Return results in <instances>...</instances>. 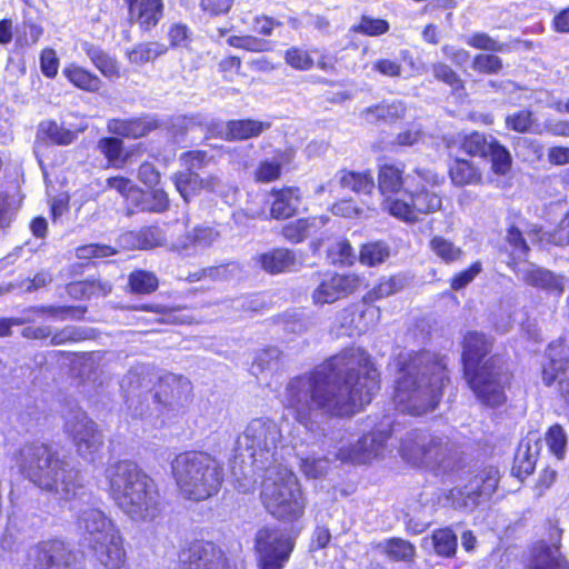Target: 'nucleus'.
I'll list each match as a JSON object with an SVG mask.
<instances>
[{
  "label": "nucleus",
  "instance_id": "1",
  "mask_svg": "<svg viewBox=\"0 0 569 569\" xmlns=\"http://www.w3.org/2000/svg\"><path fill=\"white\" fill-rule=\"evenodd\" d=\"M380 387L379 372L361 348H349L328 359L309 376L288 383L282 402L300 423L313 409L349 416L370 403Z\"/></svg>",
  "mask_w": 569,
  "mask_h": 569
},
{
  "label": "nucleus",
  "instance_id": "2",
  "mask_svg": "<svg viewBox=\"0 0 569 569\" xmlns=\"http://www.w3.org/2000/svg\"><path fill=\"white\" fill-rule=\"evenodd\" d=\"M398 376L392 400L402 412L420 416L433 410L442 397L446 363L429 352H403L397 358Z\"/></svg>",
  "mask_w": 569,
  "mask_h": 569
},
{
  "label": "nucleus",
  "instance_id": "3",
  "mask_svg": "<svg viewBox=\"0 0 569 569\" xmlns=\"http://www.w3.org/2000/svg\"><path fill=\"white\" fill-rule=\"evenodd\" d=\"M109 491L118 508L132 521L153 522L161 515L154 481L131 461H119L106 470Z\"/></svg>",
  "mask_w": 569,
  "mask_h": 569
},
{
  "label": "nucleus",
  "instance_id": "4",
  "mask_svg": "<svg viewBox=\"0 0 569 569\" xmlns=\"http://www.w3.org/2000/svg\"><path fill=\"white\" fill-rule=\"evenodd\" d=\"M21 475L41 490L69 499L79 488V472L44 443H27L16 453Z\"/></svg>",
  "mask_w": 569,
  "mask_h": 569
},
{
  "label": "nucleus",
  "instance_id": "5",
  "mask_svg": "<svg viewBox=\"0 0 569 569\" xmlns=\"http://www.w3.org/2000/svg\"><path fill=\"white\" fill-rule=\"evenodd\" d=\"M489 350L490 342L482 333L469 332L463 341V369L476 397L487 406L498 407L506 400L509 372L499 358L485 359Z\"/></svg>",
  "mask_w": 569,
  "mask_h": 569
},
{
  "label": "nucleus",
  "instance_id": "6",
  "mask_svg": "<svg viewBox=\"0 0 569 569\" xmlns=\"http://www.w3.org/2000/svg\"><path fill=\"white\" fill-rule=\"evenodd\" d=\"M171 473L180 495L192 501L213 497L223 481V468L219 461L200 451L178 455L171 462Z\"/></svg>",
  "mask_w": 569,
  "mask_h": 569
},
{
  "label": "nucleus",
  "instance_id": "7",
  "mask_svg": "<svg viewBox=\"0 0 569 569\" xmlns=\"http://www.w3.org/2000/svg\"><path fill=\"white\" fill-rule=\"evenodd\" d=\"M261 500L272 516L283 521L299 519L306 506L296 475L282 465L267 468Z\"/></svg>",
  "mask_w": 569,
  "mask_h": 569
},
{
  "label": "nucleus",
  "instance_id": "8",
  "mask_svg": "<svg viewBox=\"0 0 569 569\" xmlns=\"http://www.w3.org/2000/svg\"><path fill=\"white\" fill-rule=\"evenodd\" d=\"M399 453L407 463L436 473L452 470L457 461V450L447 437L420 430L406 433Z\"/></svg>",
  "mask_w": 569,
  "mask_h": 569
},
{
  "label": "nucleus",
  "instance_id": "9",
  "mask_svg": "<svg viewBox=\"0 0 569 569\" xmlns=\"http://www.w3.org/2000/svg\"><path fill=\"white\" fill-rule=\"evenodd\" d=\"M416 174L419 181L413 188L408 187L406 189L408 200L389 197L382 202L385 211L409 223L418 221L420 214H429L440 210L442 206L440 194L433 189L443 182V178L427 169H416Z\"/></svg>",
  "mask_w": 569,
  "mask_h": 569
},
{
  "label": "nucleus",
  "instance_id": "10",
  "mask_svg": "<svg viewBox=\"0 0 569 569\" xmlns=\"http://www.w3.org/2000/svg\"><path fill=\"white\" fill-rule=\"evenodd\" d=\"M284 440L282 428L270 419L257 418L251 420L246 427L238 442L240 447L250 451L254 461L268 460V457H274L278 447Z\"/></svg>",
  "mask_w": 569,
  "mask_h": 569
},
{
  "label": "nucleus",
  "instance_id": "11",
  "mask_svg": "<svg viewBox=\"0 0 569 569\" xmlns=\"http://www.w3.org/2000/svg\"><path fill=\"white\" fill-rule=\"evenodd\" d=\"M63 428L82 459L93 462L100 457L103 448L102 432L84 411L71 412L67 417Z\"/></svg>",
  "mask_w": 569,
  "mask_h": 569
},
{
  "label": "nucleus",
  "instance_id": "12",
  "mask_svg": "<svg viewBox=\"0 0 569 569\" xmlns=\"http://www.w3.org/2000/svg\"><path fill=\"white\" fill-rule=\"evenodd\" d=\"M293 549L291 538L280 528L264 527L256 535L260 569H282Z\"/></svg>",
  "mask_w": 569,
  "mask_h": 569
},
{
  "label": "nucleus",
  "instance_id": "13",
  "mask_svg": "<svg viewBox=\"0 0 569 569\" xmlns=\"http://www.w3.org/2000/svg\"><path fill=\"white\" fill-rule=\"evenodd\" d=\"M390 437L389 425L381 426L363 435L357 441L342 443L336 453L338 460L355 465H366L380 458L386 451V443Z\"/></svg>",
  "mask_w": 569,
  "mask_h": 569
},
{
  "label": "nucleus",
  "instance_id": "14",
  "mask_svg": "<svg viewBox=\"0 0 569 569\" xmlns=\"http://www.w3.org/2000/svg\"><path fill=\"white\" fill-rule=\"evenodd\" d=\"M499 471L493 467H487L475 475L463 488L450 490L447 499L457 509H473L481 500L490 498L497 489Z\"/></svg>",
  "mask_w": 569,
  "mask_h": 569
},
{
  "label": "nucleus",
  "instance_id": "15",
  "mask_svg": "<svg viewBox=\"0 0 569 569\" xmlns=\"http://www.w3.org/2000/svg\"><path fill=\"white\" fill-rule=\"evenodd\" d=\"M542 380L547 386L557 382L561 397L569 403V348L562 341L549 345L542 362Z\"/></svg>",
  "mask_w": 569,
  "mask_h": 569
},
{
  "label": "nucleus",
  "instance_id": "16",
  "mask_svg": "<svg viewBox=\"0 0 569 569\" xmlns=\"http://www.w3.org/2000/svg\"><path fill=\"white\" fill-rule=\"evenodd\" d=\"M146 369L137 367L131 369L122 379L121 388L128 392V408L132 418H139L150 425L157 427L162 425L163 420L151 421V411L149 408L148 397H142V391H147L151 380H147Z\"/></svg>",
  "mask_w": 569,
  "mask_h": 569
},
{
  "label": "nucleus",
  "instance_id": "17",
  "mask_svg": "<svg viewBox=\"0 0 569 569\" xmlns=\"http://www.w3.org/2000/svg\"><path fill=\"white\" fill-rule=\"evenodd\" d=\"M71 559L62 541H44L30 549L27 566L28 569H82Z\"/></svg>",
  "mask_w": 569,
  "mask_h": 569
},
{
  "label": "nucleus",
  "instance_id": "18",
  "mask_svg": "<svg viewBox=\"0 0 569 569\" xmlns=\"http://www.w3.org/2000/svg\"><path fill=\"white\" fill-rule=\"evenodd\" d=\"M361 283V279L356 274H323L312 292V301L319 306L332 303L359 289Z\"/></svg>",
  "mask_w": 569,
  "mask_h": 569
},
{
  "label": "nucleus",
  "instance_id": "19",
  "mask_svg": "<svg viewBox=\"0 0 569 569\" xmlns=\"http://www.w3.org/2000/svg\"><path fill=\"white\" fill-rule=\"evenodd\" d=\"M76 526L88 546L108 538L110 533L119 529L102 510L91 507L80 511Z\"/></svg>",
  "mask_w": 569,
  "mask_h": 569
},
{
  "label": "nucleus",
  "instance_id": "20",
  "mask_svg": "<svg viewBox=\"0 0 569 569\" xmlns=\"http://www.w3.org/2000/svg\"><path fill=\"white\" fill-rule=\"evenodd\" d=\"M181 159L188 170L174 174L173 182L181 197L189 201L203 190L202 178L193 170L204 166L208 162V157L204 151H190L186 152Z\"/></svg>",
  "mask_w": 569,
  "mask_h": 569
},
{
  "label": "nucleus",
  "instance_id": "21",
  "mask_svg": "<svg viewBox=\"0 0 569 569\" xmlns=\"http://www.w3.org/2000/svg\"><path fill=\"white\" fill-rule=\"evenodd\" d=\"M89 548L93 552L97 569H120L126 562L124 539L120 529Z\"/></svg>",
  "mask_w": 569,
  "mask_h": 569
},
{
  "label": "nucleus",
  "instance_id": "22",
  "mask_svg": "<svg viewBox=\"0 0 569 569\" xmlns=\"http://www.w3.org/2000/svg\"><path fill=\"white\" fill-rule=\"evenodd\" d=\"M190 390V382L187 378L166 375L161 378L158 390L153 396V402L157 405L156 410L179 411L182 396Z\"/></svg>",
  "mask_w": 569,
  "mask_h": 569
},
{
  "label": "nucleus",
  "instance_id": "23",
  "mask_svg": "<svg viewBox=\"0 0 569 569\" xmlns=\"http://www.w3.org/2000/svg\"><path fill=\"white\" fill-rule=\"evenodd\" d=\"M516 274L527 284L541 289L549 295L560 297L567 284V278L532 263L516 270Z\"/></svg>",
  "mask_w": 569,
  "mask_h": 569
},
{
  "label": "nucleus",
  "instance_id": "24",
  "mask_svg": "<svg viewBox=\"0 0 569 569\" xmlns=\"http://www.w3.org/2000/svg\"><path fill=\"white\" fill-rule=\"evenodd\" d=\"M187 563V569H234L224 552L209 541L192 543Z\"/></svg>",
  "mask_w": 569,
  "mask_h": 569
},
{
  "label": "nucleus",
  "instance_id": "25",
  "mask_svg": "<svg viewBox=\"0 0 569 569\" xmlns=\"http://www.w3.org/2000/svg\"><path fill=\"white\" fill-rule=\"evenodd\" d=\"M220 238V232L208 224H199L188 231L174 248L186 256H194L209 249Z\"/></svg>",
  "mask_w": 569,
  "mask_h": 569
},
{
  "label": "nucleus",
  "instance_id": "26",
  "mask_svg": "<svg viewBox=\"0 0 569 569\" xmlns=\"http://www.w3.org/2000/svg\"><path fill=\"white\" fill-rule=\"evenodd\" d=\"M129 8V18L139 27L149 31L154 28L163 16L162 0H124Z\"/></svg>",
  "mask_w": 569,
  "mask_h": 569
},
{
  "label": "nucleus",
  "instance_id": "27",
  "mask_svg": "<svg viewBox=\"0 0 569 569\" xmlns=\"http://www.w3.org/2000/svg\"><path fill=\"white\" fill-rule=\"evenodd\" d=\"M271 197L270 216L273 219L290 218L297 212L301 203L300 190L293 187L273 189Z\"/></svg>",
  "mask_w": 569,
  "mask_h": 569
},
{
  "label": "nucleus",
  "instance_id": "28",
  "mask_svg": "<svg viewBox=\"0 0 569 569\" xmlns=\"http://www.w3.org/2000/svg\"><path fill=\"white\" fill-rule=\"evenodd\" d=\"M157 121L152 117L136 119H111L108 121V131L124 138H141L156 129Z\"/></svg>",
  "mask_w": 569,
  "mask_h": 569
},
{
  "label": "nucleus",
  "instance_id": "29",
  "mask_svg": "<svg viewBox=\"0 0 569 569\" xmlns=\"http://www.w3.org/2000/svg\"><path fill=\"white\" fill-rule=\"evenodd\" d=\"M270 128V122L258 120H231L220 130V136L228 140H244L260 136Z\"/></svg>",
  "mask_w": 569,
  "mask_h": 569
},
{
  "label": "nucleus",
  "instance_id": "30",
  "mask_svg": "<svg viewBox=\"0 0 569 569\" xmlns=\"http://www.w3.org/2000/svg\"><path fill=\"white\" fill-rule=\"evenodd\" d=\"M261 268L269 273L292 271L297 266L293 252L288 249H274L259 256Z\"/></svg>",
  "mask_w": 569,
  "mask_h": 569
},
{
  "label": "nucleus",
  "instance_id": "31",
  "mask_svg": "<svg viewBox=\"0 0 569 569\" xmlns=\"http://www.w3.org/2000/svg\"><path fill=\"white\" fill-rule=\"evenodd\" d=\"M341 326L347 328V333L352 336L353 333L366 332L370 327L375 326L380 318V310L375 306H368L357 318L352 310L342 311Z\"/></svg>",
  "mask_w": 569,
  "mask_h": 569
},
{
  "label": "nucleus",
  "instance_id": "32",
  "mask_svg": "<svg viewBox=\"0 0 569 569\" xmlns=\"http://www.w3.org/2000/svg\"><path fill=\"white\" fill-rule=\"evenodd\" d=\"M293 153L290 150L277 152L271 159L260 161L254 178L259 182H272L280 178L282 167L290 163Z\"/></svg>",
  "mask_w": 569,
  "mask_h": 569
},
{
  "label": "nucleus",
  "instance_id": "33",
  "mask_svg": "<svg viewBox=\"0 0 569 569\" xmlns=\"http://www.w3.org/2000/svg\"><path fill=\"white\" fill-rule=\"evenodd\" d=\"M326 222L327 218L322 216L298 219L284 226L282 229V234L291 242H300L307 237L316 233V231L323 227Z\"/></svg>",
  "mask_w": 569,
  "mask_h": 569
},
{
  "label": "nucleus",
  "instance_id": "34",
  "mask_svg": "<svg viewBox=\"0 0 569 569\" xmlns=\"http://www.w3.org/2000/svg\"><path fill=\"white\" fill-rule=\"evenodd\" d=\"M84 129L86 127H81L77 131H73L56 121L46 120L40 122L37 137L38 139H48L54 144L68 146L77 139L78 132Z\"/></svg>",
  "mask_w": 569,
  "mask_h": 569
},
{
  "label": "nucleus",
  "instance_id": "35",
  "mask_svg": "<svg viewBox=\"0 0 569 569\" xmlns=\"http://www.w3.org/2000/svg\"><path fill=\"white\" fill-rule=\"evenodd\" d=\"M532 569H569V565L559 548L541 545L535 550Z\"/></svg>",
  "mask_w": 569,
  "mask_h": 569
},
{
  "label": "nucleus",
  "instance_id": "36",
  "mask_svg": "<svg viewBox=\"0 0 569 569\" xmlns=\"http://www.w3.org/2000/svg\"><path fill=\"white\" fill-rule=\"evenodd\" d=\"M449 176L452 183L458 187L478 184L482 180L480 170L472 162L460 159L450 166Z\"/></svg>",
  "mask_w": 569,
  "mask_h": 569
},
{
  "label": "nucleus",
  "instance_id": "37",
  "mask_svg": "<svg viewBox=\"0 0 569 569\" xmlns=\"http://www.w3.org/2000/svg\"><path fill=\"white\" fill-rule=\"evenodd\" d=\"M403 166L385 163L379 169L378 188L382 194L397 193L403 186Z\"/></svg>",
  "mask_w": 569,
  "mask_h": 569
},
{
  "label": "nucleus",
  "instance_id": "38",
  "mask_svg": "<svg viewBox=\"0 0 569 569\" xmlns=\"http://www.w3.org/2000/svg\"><path fill=\"white\" fill-rule=\"evenodd\" d=\"M62 73L74 87L89 92H97L102 86L97 76L74 63L66 66Z\"/></svg>",
  "mask_w": 569,
  "mask_h": 569
},
{
  "label": "nucleus",
  "instance_id": "39",
  "mask_svg": "<svg viewBox=\"0 0 569 569\" xmlns=\"http://www.w3.org/2000/svg\"><path fill=\"white\" fill-rule=\"evenodd\" d=\"M168 48L166 44L151 41L136 44L132 49L126 52V56L130 63L142 66L151 62L160 56L167 52Z\"/></svg>",
  "mask_w": 569,
  "mask_h": 569
},
{
  "label": "nucleus",
  "instance_id": "40",
  "mask_svg": "<svg viewBox=\"0 0 569 569\" xmlns=\"http://www.w3.org/2000/svg\"><path fill=\"white\" fill-rule=\"evenodd\" d=\"M377 548L388 558L396 561H412L416 555L415 546L401 538L381 541L377 545Z\"/></svg>",
  "mask_w": 569,
  "mask_h": 569
},
{
  "label": "nucleus",
  "instance_id": "41",
  "mask_svg": "<svg viewBox=\"0 0 569 569\" xmlns=\"http://www.w3.org/2000/svg\"><path fill=\"white\" fill-rule=\"evenodd\" d=\"M342 188L357 193H370L375 188V181L369 172L340 171L337 176Z\"/></svg>",
  "mask_w": 569,
  "mask_h": 569
},
{
  "label": "nucleus",
  "instance_id": "42",
  "mask_svg": "<svg viewBox=\"0 0 569 569\" xmlns=\"http://www.w3.org/2000/svg\"><path fill=\"white\" fill-rule=\"evenodd\" d=\"M431 252L442 262L452 263L462 256V250L442 236H435L429 241Z\"/></svg>",
  "mask_w": 569,
  "mask_h": 569
},
{
  "label": "nucleus",
  "instance_id": "43",
  "mask_svg": "<svg viewBox=\"0 0 569 569\" xmlns=\"http://www.w3.org/2000/svg\"><path fill=\"white\" fill-rule=\"evenodd\" d=\"M87 56L90 58L92 63L100 70V72L108 78H118L119 68L117 61L104 53L101 49L86 44L84 47Z\"/></svg>",
  "mask_w": 569,
  "mask_h": 569
},
{
  "label": "nucleus",
  "instance_id": "44",
  "mask_svg": "<svg viewBox=\"0 0 569 569\" xmlns=\"http://www.w3.org/2000/svg\"><path fill=\"white\" fill-rule=\"evenodd\" d=\"M506 240L509 246L511 258L508 264L516 272V270L519 268L518 261H520L527 254L529 248L522 237L521 231L513 226L508 229Z\"/></svg>",
  "mask_w": 569,
  "mask_h": 569
},
{
  "label": "nucleus",
  "instance_id": "45",
  "mask_svg": "<svg viewBox=\"0 0 569 569\" xmlns=\"http://www.w3.org/2000/svg\"><path fill=\"white\" fill-rule=\"evenodd\" d=\"M389 256V246L382 241H375L362 246L359 260L365 266L373 267L385 262Z\"/></svg>",
  "mask_w": 569,
  "mask_h": 569
},
{
  "label": "nucleus",
  "instance_id": "46",
  "mask_svg": "<svg viewBox=\"0 0 569 569\" xmlns=\"http://www.w3.org/2000/svg\"><path fill=\"white\" fill-rule=\"evenodd\" d=\"M140 211H164L169 206V199L163 190L156 189L150 192H143V196L138 198L133 204Z\"/></svg>",
  "mask_w": 569,
  "mask_h": 569
},
{
  "label": "nucleus",
  "instance_id": "47",
  "mask_svg": "<svg viewBox=\"0 0 569 569\" xmlns=\"http://www.w3.org/2000/svg\"><path fill=\"white\" fill-rule=\"evenodd\" d=\"M300 459V470L308 478H319L326 475L329 470L330 462L326 457L316 456L315 453L302 456L297 452Z\"/></svg>",
  "mask_w": 569,
  "mask_h": 569
},
{
  "label": "nucleus",
  "instance_id": "48",
  "mask_svg": "<svg viewBox=\"0 0 569 569\" xmlns=\"http://www.w3.org/2000/svg\"><path fill=\"white\" fill-rule=\"evenodd\" d=\"M545 441L549 451L559 460L565 458L568 437L565 429L556 423L551 426L545 435Z\"/></svg>",
  "mask_w": 569,
  "mask_h": 569
},
{
  "label": "nucleus",
  "instance_id": "49",
  "mask_svg": "<svg viewBox=\"0 0 569 569\" xmlns=\"http://www.w3.org/2000/svg\"><path fill=\"white\" fill-rule=\"evenodd\" d=\"M496 139L486 137L479 132L466 136L462 141V149L470 156L488 157Z\"/></svg>",
  "mask_w": 569,
  "mask_h": 569
},
{
  "label": "nucleus",
  "instance_id": "50",
  "mask_svg": "<svg viewBox=\"0 0 569 569\" xmlns=\"http://www.w3.org/2000/svg\"><path fill=\"white\" fill-rule=\"evenodd\" d=\"M405 112L406 108L403 103L400 101H395L391 103H382L373 108H369L365 112V116L368 121H373L375 119L392 121L398 118H401L405 114Z\"/></svg>",
  "mask_w": 569,
  "mask_h": 569
},
{
  "label": "nucleus",
  "instance_id": "51",
  "mask_svg": "<svg viewBox=\"0 0 569 569\" xmlns=\"http://www.w3.org/2000/svg\"><path fill=\"white\" fill-rule=\"evenodd\" d=\"M435 551L439 556L451 557L457 549V536L451 529L436 530L431 537Z\"/></svg>",
  "mask_w": 569,
  "mask_h": 569
},
{
  "label": "nucleus",
  "instance_id": "52",
  "mask_svg": "<svg viewBox=\"0 0 569 569\" xmlns=\"http://www.w3.org/2000/svg\"><path fill=\"white\" fill-rule=\"evenodd\" d=\"M71 295L91 298L107 296L111 291V284L106 281H82L70 284Z\"/></svg>",
  "mask_w": 569,
  "mask_h": 569
},
{
  "label": "nucleus",
  "instance_id": "53",
  "mask_svg": "<svg viewBox=\"0 0 569 569\" xmlns=\"http://www.w3.org/2000/svg\"><path fill=\"white\" fill-rule=\"evenodd\" d=\"M403 286L405 278L402 277H391L389 279H385L366 295L365 300L372 302L375 300L386 298L401 290Z\"/></svg>",
  "mask_w": 569,
  "mask_h": 569
},
{
  "label": "nucleus",
  "instance_id": "54",
  "mask_svg": "<svg viewBox=\"0 0 569 569\" xmlns=\"http://www.w3.org/2000/svg\"><path fill=\"white\" fill-rule=\"evenodd\" d=\"M129 284L133 292L148 295L158 288V279L151 272L138 270L130 274Z\"/></svg>",
  "mask_w": 569,
  "mask_h": 569
},
{
  "label": "nucleus",
  "instance_id": "55",
  "mask_svg": "<svg viewBox=\"0 0 569 569\" xmlns=\"http://www.w3.org/2000/svg\"><path fill=\"white\" fill-rule=\"evenodd\" d=\"M107 186L111 189H116L121 196L124 197L129 206L143 196V191L140 190L131 180L123 177H113L107 180Z\"/></svg>",
  "mask_w": 569,
  "mask_h": 569
},
{
  "label": "nucleus",
  "instance_id": "56",
  "mask_svg": "<svg viewBox=\"0 0 569 569\" xmlns=\"http://www.w3.org/2000/svg\"><path fill=\"white\" fill-rule=\"evenodd\" d=\"M98 149L116 168H120L126 161L124 159H121L122 142L117 138L101 139L98 142Z\"/></svg>",
  "mask_w": 569,
  "mask_h": 569
},
{
  "label": "nucleus",
  "instance_id": "57",
  "mask_svg": "<svg viewBox=\"0 0 569 569\" xmlns=\"http://www.w3.org/2000/svg\"><path fill=\"white\" fill-rule=\"evenodd\" d=\"M230 47L243 49L251 52H263L269 50V41L253 36H231L227 40Z\"/></svg>",
  "mask_w": 569,
  "mask_h": 569
},
{
  "label": "nucleus",
  "instance_id": "58",
  "mask_svg": "<svg viewBox=\"0 0 569 569\" xmlns=\"http://www.w3.org/2000/svg\"><path fill=\"white\" fill-rule=\"evenodd\" d=\"M328 256L335 264L350 266L356 260L351 244L347 240L336 241L328 251Z\"/></svg>",
  "mask_w": 569,
  "mask_h": 569
},
{
  "label": "nucleus",
  "instance_id": "59",
  "mask_svg": "<svg viewBox=\"0 0 569 569\" xmlns=\"http://www.w3.org/2000/svg\"><path fill=\"white\" fill-rule=\"evenodd\" d=\"M488 156L491 158L492 170L498 174H505L510 170L511 156L509 151L496 140Z\"/></svg>",
  "mask_w": 569,
  "mask_h": 569
},
{
  "label": "nucleus",
  "instance_id": "60",
  "mask_svg": "<svg viewBox=\"0 0 569 569\" xmlns=\"http://www.w3.org/2000/svg\"><path fill=\"white\" fill-rule=\"evenodd\" d=\"M280 357V351L276 347H270L261 350L251 367V371L253 375H258L266 369H272L277 366L278 359Z\"/></svg>",
  "mask_w": 569,
  "mask_h": 569
},
{
  "label": "nucleus",
  "instance_id": "61",
  "mask_svg": "<svg viewBox=\"0 0 569 569\" xmlns=\"http://www.w3.org/2000/svg\"><path fill=\"white\" fill-rule=\"evenodd\" d=\"M286 62L297 70H309L313 67V59L310 53L298 47L288 49L284 53Z\"/></svg>",
  "mask_w": 569,
  "mask_h": 569
},
{
  "label": "nucleus",
  "instance_id": "62",
  "mask_svg": "<svg viewBox=\"0 0 569 569\" xmlns=\"http://www.w3.org/2000/svg\"><path fill=\"white\" fill-rule=\"evenodd\" d=\"M463 40L468 46L478 50L496 52L501 51L503 47L502 43L485 32H475L466 36Z\"/></svg>",
  "mask_w": 569,
  "mask_h": 569
},
{
  "label": "nucleus",
  "instance_id": "63",
  "mask_svg": "<svg viewBox=\"0 0 569 569\" xmlns=\"http://www.w3.org/2000/svg\"><path fill=\"white\" fill-rule=\"evenodd\" d=\"M352 30L367 36H380L389 30V23L383 19H372L365 16L357 26L352 27Z\"/></svg>",
  "mask_w": 569,
  "mask_h": 569
},
{
  "label": "nucleus",
  "instance_id": "64",
  "mask_svg": "<svg viewBox=\"0 0 569 569\" xmlns=\"http://www.w3.org/2000/svg\"><path fill=\"white\" fill-rule=\"evenodd\" d=\"M168 39L172 48H188L191 42V31L187 24L172 23L168 30Z\"/></svg>",
  "mask_w": 569,
  "mask_h": 569
}]
</instances>
